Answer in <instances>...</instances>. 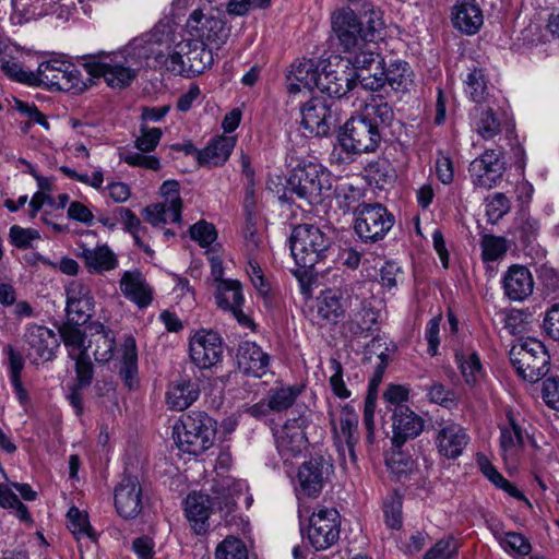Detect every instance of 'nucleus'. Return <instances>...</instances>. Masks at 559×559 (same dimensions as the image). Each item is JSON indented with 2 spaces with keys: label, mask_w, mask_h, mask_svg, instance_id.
Here are the masks:
<instances>
[{
  "label": "nucleus",
  "mask_w": 559,
  "mask_h": 559,
  "mask_svg": "<svg viewBox=\"0 0 559 559\" xmlns=\"http://www.w3.org/2000/svg\"><path fill=\"white\" fill-rule=\"evenodd\" d=\"M543 400L551 408L559 411V378H548L543 382Z\"/></svg>",
  "instance_id": "64"
},
{
  "label": "nucleus",
  "mask_w": 559,
  "mask_h": 559,
  "mask_svg": "<svg viewBox=\"0 0 559 559\" xmlns=\"http://www.w3.org/2000/svg\"><path fill=\"white\" fill-rule=\"evenodd\" d=\"M480 246L485 261H496L504 255L508 250L506 239L492 235H485L480 241Z\"/></svg>",
  "instance_id": "52"
},
{
  "label": "nucleus",
  "mask_w": 559,
  "mask_h": 559,
  "mask_svg": "<svg viewBox=\"0 0 559 559\" xmlns=\"http://www.w3.org/2000/svg\"><path fill=\"white\" fill-rule=\"evenodd\" d=\"M115 507L124 519L135 518L142 510V489L136 477L124 476L115 490Z\"/></svg>",
  "instance_id": "22"
},
{
  "label": "nucleus",
  "mask_w": 559,
  "mask_h": 559,
  "mask_svg": "<svg viewBox=\"0 0 559 559\" xmlns=\"http://www.w3.org/2000/svg\"><path fill=\"white\" fill-rule=\"evenodd\" d=\"M508 425L500 428V447L504 460L513 459L524 445V430L512 412L507 413Z\"/></svg>",
  "instance_id": "35"
},
{
  "label": "nucleus",
  "mask_w": 559,
  "mask_h": 559,
  "mask_svg": "<svg viewBox=\"0 0 559 559\" xmlns=\"http://www.w3.org/2000/svg\"><path fill=\"white\" fill-rule=\"evenodd\" d=\"M320 70L312 60L302 59L292 64L287 74V91L296 94L302 90L312 91L317 88Z\"/></svg>",
  "instance_id": "27"
},
{
  "label": "nucleus",
  "mask_w": 559,
  "mask_h": 559,
  "mask_svg": "<svg viewBox=\"0 0 559 559\" xmlns=\"http://www.w3.org/2000/svg\"><path fill=\"white\" fill-rule=\"evenodd\" d=\"M160 194L165 198L163 203L168 205L171 214V222L179 223L181 219L182 201L179 195V183L176 180H167L159 188Z\"/></svg>",
  "instance_id": "45"
},
{
  "label": "nucleus",
  "mask_w": 559,
  "mask_h": 559,
  "mask_svg": "<svg viewBox=\"0 0 559 559\" xmlns=\"http://www.w3.org/2000/svg\"><path fill=\"white\" fill-rule=\"evenodd\" d=\"M289 243L296 264L307 270L326 259L333 238L331 231L326 233L311 224H300L294 227Z\"/></svg>",
  "instance_id": "1"
},
{
  "label": "nucleus",
  "mask_w": 559,
  "mask_h": 559,
  "mask_svg": "<svg viewBox=\"0 0 559 559\" xmlns=\"http://www.w3.org/2000/svg\"><path fill=\"white\" fill-rule=\"evenodd\" d=\"M212 503L218 511L228 514L236 506V498L240 493L239 484L230 478L215 480L211 487Z\"/></svg>",
  "instance_id": "36"
},
{
  "label": "nucleus",
  "mask_w": 559,
  "mask_h": 559,
  "mask_svg": "<svg viewBox=\"0 0 559 559\" xmlns=\"http://www.w3.org/2000/svg\"><path fill=\"white\" fill-rule=\"evenodd\" d=\"M67 317L75 323H86L93 314L94 298L87 285L73 281L66 289Z\"/></svg>",
  "instance_id": "21"
},
{
  "label": "nucleus",
  "mask_w": 559,
  "mask_h": 559,
  "mask_svg": "<svg viewBox=\"0 0 559 559\" xmlns=\"http://www.w3.org/2000/svg\"><path fill=\"white\" fill-rule=\"evenodd\" d=\"M215 559H248V549L241 539L227 536L217 545Z\"/></svg>",
  "instance_id": "46"
},
{
  "label": "nucleus",
  "mask_w": 559,
  "mask_h": 559,
  "mask_svg": "<svg viewBox=\"0 0 559 559\" xmlns=\"http://www.w3.org/2000/svg\"><path fill=\"white\" fill-rule=\"evenodd\" d=\"M468 440V436L460 425L450 424L439 430L436 443L442 456L454 460L463 453Z\"/></svg>",
  "instance_id": "29"
},
{
  "label": "nucleus",
  "mask_w": 559,
  "mask_h": 559,
  "mask_svg": "<svg viewBox=\"0 0 559 559\" xmlns=\"http://www.w3.org/2000/svg\"><path fill=\"white\" fill-rule=\"evenodd\" d=\"M83 323H75L72 320L64 322L59 328L60 336L64 345L70 348V353L81 352L83 348H87L85 344V333L80 329Z\"/></svg>",
  "instance_id": "44"
},
{
  "label": "nucleus",
  "mask_w": 559,
  "mask_h": 559,
  "mask_svg": "<svg viewBox=\"0 0 559 559\" xmlns=\"http://www.w3.org/2000/svg\"><path fill=\"white\" fill-rule=\"evenodd\" d=\"M190 237L205 248L216 240L217 231L213 224L200 221L190 227Z\"/></svg>",
  "instance_id": "57"
},
{
  "label": "nucleus",
  "mask_w": 559,
  "mask_h": 559,
  "mask_svg": "<svg viewBox=\"0 0 559 559\" xmlns=\"http://www.w3.org/2000/svg\"><path fill=\"white\" fill-rule=\"evenodd\" d=\"M9 238L13 246L25 250L32 248L35 240L40 239V234L34 228H23L19 225H13L10 228Z\"/></svg>",
  "instance_id": "53"
},
{
  "label": "nucleus",
  "mask_w": 559,
  "mask_h": 559,
  "mask_svg": "<svg viewBox=\"0 0 559 559\" xmlns=\"http://www.w3.org/2000/svg\"><path fill=\"white\" fill-rule=\"evenodd\" d=\"M69 521V528L76 535H87L93 537L92 527L88 523L86 515L82 514L78 508H71L67 514Z\"/></svg>",
  "instance_id": "62"
},
{
  "label": "nucleus",
  "mask_w": 559,
  "mask_h": 559,
  "mask_svg": "<svg viewBox=\"0 0 559 559\" xmlns=\"http://www.w3.org/2000/svg\"><path fill=\"white\" fill-rule=\"evenodd\" d=\"M506 171V162L499 150H486L468 166L472 183L475 188L489 190L496 187Z\"/></svg>",
  "instance_id": "12"
},
{
  "label": "nucleus",
  "mask_w": 559,
  "mask_h": 559,
  "mask_svg": "<svg viewBox=\"0 0 559 559\" xmlns=\"http://www.w3.org/2000/svg\"><path fill=\"white\" fill-rule=\"evenodd\" d=\"M235 145V136L219 135L213 139L203 150L198 151V160L202 166H222L229 158Z\"/></svg>",
  "instance_id": "33"
},
{
  "label": "nucleus",
  "mask_w": 559,
  "mask_h": 559,
  "mask_svg": "<svg viewBox=\"0 0 559 559\" xmlns=\"http://www.w3.org/2000/svg\"><path fill=\"white\" fill-rule=\"evenodd\" d=\"M209 46L195 39L181 40L165 60L167 70L180 75L201 74L213 63V53Z\"/></svg>",
  "instance_id": "4"
},
{
  "label": "nucleus",
  "mask_w": 559,
  "mask_h": 559,
  "mask_svg": "<svg viewBox=\"0 0 559 559\" xmlns=\"http://www.w3.org/2000/svg\"><path fill=\"white\" fill-rule=\"evenodd\" d=\"M90 328L94 331L92 333L93 340L90 343L96 344L95 360L97 362H108L112 358L116 345L114 332L99 322H93Z\"/></svg>",
  "instance_id": "38"
},
{
  "label": "nucleus",
  "mask_w": 559,
  "mask_h": 559,
  "mask_svg": "<svg viewBox=\"0 0 559 559\" xmlns=\"http://www.w3.org/2000/svg\"><path fill=\"white\" fill-rule=\"evenodd\" d=\"M331 425L334 431H340L346 444L357 443L358 441V415L352 406L345 405L342 407L338 416V426L335 423L334 414L330 413Z\"/></svg>",
  "instance_id": "39"
},
{
  "label": "nucleus",
  "mask_w": 559,
  "mask_h": 559,
  "mask_svg": "<svg viewBox=\"0 0 559 559\" xmlns=\"http://www.w3.org/2000/svg\"><path fill=\"white\" fill-rule=\"evenodd\" d=\"M288 186L298 198L310 204L319 203L323 192L332 187L331 175L319 164L304 163L293 170Z\"/></svg>",
  "instance_id": "6"
},
{
  "label": "nucleus",
  "mask_w": 559,
  "mask_h": 559,
  "mask_svg": "<svg viewBox=\"0 0 559 559\" xmlns=\"http://www.w3.org/2000/svg\"><path fill=\"white\" fill-rule=\"evenodd\" d=\"M392 412L391 442L393 449H401L408 440L421 433L425 421L408 406H395Z\"/></svg>",
  "instance_id": "18"
},
{
  "label": "nucleus",
  "mask_w": 559,
  "mask_h": 559,
  "mask_svg": "<svg viewBox=\"0 0 559 559\" xmlns=\"http://www.w3.org/2000/svg\"><path fill=\"white\" fill-rule=\"evenodd\" d=\"M210 495L202 492L189 493L186 498V515L192 524V528L197 534H203L207 530V520L214 510Z\"/></svg>",
  "instance_id": "30"
},
{
  "label": "nucleus",
  "mask_w": 559,
  "mask_h": 559,
  "mask_svg": "<svg viewBox=\"0 0 559 559\" xmlns=\"http://www.w3.org/2000/svg\"><path fill=\"white\" fill-rule=\"evenodd\" d=\"M510 360L518 374L528 382H536L549 371V356L542 342L527 338L513 345L509 352Z\"/></svg>",
  "instance_id": "5"
},
{
  "label": "nucleus",
  "mask_w": 559,
  "mask_h": 559,
  "mask_svg": "<svg viewBox=\"0 0 559 559\" xmlns=\"http://www.w3.org/2000/svg\"><path fill=\"white\" fill-rule=\"evenodd\" d=\"M200 396L198 382L191 379H179L168 385L166 403L173 411H185L190 407Z\"/></svg>",
  "instance_id": "32"
},
{
  "label": "nucleus",
  "mask_w": 559,
  "mask_h": 559,
  "mask_svg": "<svg viewBox=\"0 0 559 559\" xmlns=\"http://www.w3.org/2000/svg\"><path fill=\"white\" fill-rule=\"evenodd\" d=\"M189 352L199 368H211L222 359V338L212 330H199L190 338Z\"/></svg>",
  "instance_id": "16"
},
{
  "label": "nucleus",
  "mask_w": 559,
  "mask_h": 559,
  "mask_svg": "<svg viewBox=\"0 0 559 559\" xmlns=\"http://www.w3.org/2000/svg\"><path fill=\"white\" fill-rule=\"evenodd\" d=\"M382 136L383 133L379 131V127L357 115L345 122L340 134V143L350 153H370L377 150Z\"/></svg>",
  "instance_id": "10"
},
{
  "label": "nucleus",
  "mask_w": 559,
  "mask_h": 559,
  "mask_svg": "<svg viewBox=\"0 0 559 559\" xmlns=\"http://www.w3.org/2000/svg\"><path fill=\"white\" fill-rule=\"evenodd\" d=\"M215 298L217 306L225 311H229L240 325L248 329L254 328L252 319L241 309L243 295L239 281H221L217 284Z\"/></svg>",
  "instance_id": "20"
},
{
  "label": "nucleus",
  "mask_w": 559,
  "mask_h": 559,
  "mask_svg": "<svg viewBox=\"0 0 559 559\" xmlns=\"http://www.w3.org/2000/svg\"><path fill=\"white\" fill-rule=\"evenodd\" d=\"M466 92L475 103H481L486 99L487 85L481 70H472L466 79Z\"/></svg>",
  "instance_id": "54"
},
{
  "label": "nucleus",
  "mask_w": 559,
  "mask_h": 559,
  "mask_svg": "<svg viewBox=\"0 0 559 559\" xmlns=\"http://www.w3.org/2000/svg\"><path fill=\"white\" fill-rule=\"evenodd\" d=\"M70 357L75 360V373L78 386L84 388L91 384L93 379V366L87 354V348H83L78 354L70 353Z\"/></svg>",
  "instance_id": "49"
},
{
  "label": "nucleus",
  "mask_w": 559,
  "mask_h": 559,
  "mask_svg": "<svg viewBox=\"0 0 559 559\" xmlns=\"http://www.w3.org/2000/svg\"><path fill=\"white\" fill-rule=\"evenodd\" d=\"M395 450L386 457V465L392 473L401 477L413 469L414 462L409 456L404 455L400 449Z\"/></svg>",
  "instance_id": "63"
},
{
  "label": "nucleus",
  "mask_w": 559,
  "mask_h": 559,
  "mask_svg": "<svg viewBox=\"0 0 559 559\" xmlns=\"http://www.w3.org/2000/svg\"><path fill=\"white\" fill-rule=\"evenodd\" d=\"M359 21L367 41L382 39L385 24L380 10L374 8L365 9Z\"/></svg>",
  "instance_id": "42"
},
{
  "label": "nucleus",
  "mask_w": 559,
  "mask_h": 559,
  "mask_svg": "<svg viewBox=\"0 0 559 559\" xmlns=\"http://www.w3.org/2000/svg\"><path fill=\"white\" fill-rule=\"evenodd\" d=\"M452 23L462 33L476 34L484 23L483 12L474 0H457L452 9Z\"/></svg>",
  "instance_id": "28"
},
{
  "label": "nucleus",
  "mask_w": 559,
  "mask_h": 559,
  "mask_svg": "<svg viewBox=\"0 0 559 559\" xmlns=\"http://www.w3.org/2000/svg\"><path fill=\"white\" fill-rule=\"evenodd\" d=\"M384 520L388 527L400 530L402 527V497L397 492H391L383 501Z\"/></svg>",
  "instance_id": "47"
},
{
  "label": "nucleus",
  "mask_w": 559,
  "mask_h": 559,
  "mask_svg": "<svg viewBox=\"0 0 559 559\" xmlns=\"http://www.w3.org/2000/svg\"><path fill=\"white\" fill-rule=\"evenodd\" d=\"M335 121L330 104L322 97H312L301 108V124L316 136L326 135Z\"/></svg>",
  "instance_id": "17"
},
{
  "label": "nucleus",
  "mask_w": 559,
  "mask_h": 559,
  "mask_svg": "<svg viewBox=\"0 0 559 559\" xmlns=\"http://www.w3.org/2000/svg\"><path fill=\"white\" fill-rule=\"evenodd\" d=\"M332 29L345 52H354L368 43L359 17L349 8L338 10L332 15Z\"/></svg>",
  "instance_id": "15"
},
{
  "label": "nucleus",
  "mask_w": 559,
  "mask_h": 559,
  "mask_svg": "<svg viewBox=\"0 0 559 559\" xmlns=\"http://www.w3.org/2000/svg\"><path fill=\"white\" fill-rule=\"evenodd\" d=\"M335 195L340 206L349 210L360 201L362 192L358 187L346 181L336 186Z\"/></svg>",
  "instance_id": "55"
},
{
  "label": "nucleus",
  "mask_w": 559,
  "mask_h": 559,
  "mask_svg": "<svg viewBox=\"0 0 559 559\" xmlns=\"http://www.w3.org/2000/svg\"><path fill=\"white\" fill-rule=\"evenodd\" d=\"M386 66L384 60L380 64L373 66L369 71H362L357 74V81L365 90L372 92L381 90L385 85Z\"/></svg>",
  "instance_id": "48"
},
{
  "label": "nucleus",
  "mask_w": 559,
  "mask_h": 559,
  "mask_svg": "<svg viewBox=\"0 0 559 559\" xmlns=\"http://www.w3.org/2000/svg\"><path fill=\"white\" fill-rule=\"evenodd\" d=\"M394 224V217L381 204H364L355 219V233L365 242L382 239Z\"/></svg>",
  "instance_id": "11"
},
{
  "label": "nucleus",
  "mask_w": 559,
  "mask_h": 559,
  "mask_svg": "<svg viewBox=\"0 0 559 559\" xmlns=\"http://www.w3.org/2000/svg\"><path fill=\"white\" fill-rule=\"evenodd\" d=\"M187 31L192 39L219 48L228 37L223 14L213 7L199 8L191 12Z\"/></svg>",
  "instance_id": "7"
},
{
  "label": "nucleus",
  "mask_w": 559,
  "mask_h": 559,
  "mask_svg": "<svg viewBox=\"0 0 559 559\" xmlns=\"http://www.w3.org/2000/svg\"><path fill=\"white\" fill-rule=\"evenodd\" d=\"M354 57L350 59V63L353 64L354 71L353 75L355 81L357 82V74L362 73V71H369L373 66L380 64L382 62V57L380 53L365 50V49H356Z\"/></svg>",
  "instance_id": "51"
},
{
  "label": "nucleus",
  "mask_w": 559,
  "mask_h": 559,
  "mask_svg": "<svg viewBox=\"0 0 559 559\" xmlns=\"http://www.w3.org/2000/svg\"><path fill=\"white\" fill-rule=\"evenodd\" d=\"M299 394L300 389L297 386H281L271 389L266 396L269 408L272 412L286 411L294 405Z\"/></svg>",
  "instance_id": "43"
},
{
  "label": "nucleus",
  "mask_w": 559,
  "mask_h": 559,
  "mask_svg": "<svg viewBox=\"0 0 559 559\" xmlns=\"http://www.w3.org/2000/svg\"><path fill=\"white\" fill-rule=\"evenodd\" d=\"M239 369L247 376L261 378L266 373L270 356L253 342H242L237 349Z\"/></svg>",
  "instance_id": "25"
},
{
  "label": "nucleus",
  "mask_w": 559,
  "mask_h": 559,
  "mask_svg": "<svg viewBox=\"0 0 559 559\" xmlns=\"http://www.w3.org/2000/svg\"><path fill=\"white\" fill-rule=\"evenodd\" d=\"M353 290V288L345 286L340 295L332 292L324 294L318 304V317L329 324L338 323L344 318L345 309L353 304L349 296V292Z\"/></svg>",
  "instance_id": "26"
},
{
  "label": "nucleus",
  "mask_w": 559,
  "mask_h": 559,
  "mask_svg": "<svg viewBox=\"0 0 559 559\" xmlns=\"http://www.w3.org/2000/svg\"><path fill=\"white\" fill-rule=\"evenodd\" d=\"M33 75H35V80H32V85H44L49 90L73 94L85 92L92 83L91 78L87 79L88 83L82 80L81 72L72 63L59 59L39 63Z\"/></svg>",
  "instance_id": "2"
},
{
  "label": "nucleus",
  "mask_w": 559,
  "mask_h": 559,
  "mask_svg": "<svg viewBox=\"0 0 559 559\" xmlns=\"http://www.w3.org/2000/svg\"><path fill=\"white\" fill-rule=\"evenodd\" d=\"M334 467L330 457L312 456L298 469L299 490L309 498H317L329 481Z\"/></svg>",
  "instance_id": "14"
},
{
  "label": "nucleus",
  "mask_w": 559,
  "mask_h": 559,
  "mask_svg": "<svg viewBox=\"0 0 559 559\" xmlns=\"http://www.w3.org/2000/svg\"><path fill=\"white\" fill-rule=\"evenodd\" d=\"M143 217L153 226L164 225L168 219L171 222L170 211L165 203H155L146 206L143 210Z\"/></svg>",
  "instance_id": "61"
},
{
  "label": "nucleus",
  "mask_w": 559,
  "mask_h": 559,
  "mask_svg": "<svg viewBox=\"0 0 559 559\" xmlns=\"http://www.w3.org/2000/svg\"><path fill=\"white\" fill-rule=\"evenodd\" d=\"M385 84L395 92L405 93L412 85V71L404 61L395 60L386 67Z\"/></svg>",
  "instance_id": "40"
},
{
  "label": "nucleus",
  "mask_w": 559,
  "mask_h": 559,
  "mask_svg": "<svg viewBox=\"0 0 559 559\" xmlns=\"http://www.w3.org/2000/svg\"><path fill=\"white\" fill-rule=\"evenodd\" d=\"M309 424L308 416L302 413L298 417L288 419L275 433V444L278 454L284 461L300 455L308 445L305 429Z\"/></svg>",
  "instance_id": "13"
},
{
  "label": "nucleus",
  "mask_w": 559,
  "mask_h": 559,
  "mask_svg": "<svg viewBox=\"0 0 559 559\" xmlns=\"http://www.w3.org/2000/svg\"><path fill=\"white\" fill-rule=\"evenodd\" d=\"M121 367L119 370L120 376L124 379L126 383L131 388L132 381L138 372V353L136 344L133 336L129 335L124 338L122 345Z\"/></svg>",
  "instance_id": "41"
},
{
  "label": "nucleus",
  "mask_w": 559,
  "mask_h": 559,
  "mask_svg": "<svg viewBox=\"0 0 559 559\" xmlns=\"http://www.w3.org/2000/svg\"><path fill=\"white\" fill-rule=\"evenodd\" d=\"M140 131L141 135L135 140V147L143 153L154 151L160 141L162 130L142 126Z\"/></svg>",
  "instance_id": "59"
},
{
  "label": "nucleus",
  "mask_w": 559,
  "mask_h": 559,
  "mask_svg": "<svg viewBox=\"0 0 559 559\" xmlns=\"http://www.w3.org/2000/svg\"><path fill=\"white\" fill-rule=\"evenodd\" d=\"M359 115L379 127L381 133L390 128L395 118L393 107L381 95H372L366 100Z\"/></svg>",
  "instance_id": "34"
},
{
  "label": "nucleus",
  "mask_w": 559,
  "mask_h": 559,
  "mask_svg": "<svg viewBox=\"0 0 559 559\" xmlns=\"http://www.w3.org/2000/svg\"><path fill=\"white\" fill-rule=\"evenodd\" d=\"M341 516L335 508L317 506L308 520L307 538L316 550H325L340 538Z\"/></svg>",
  "instance_id": "9"
},
{
  "label": "nucleus",
  "mask_w": 559,
  "mask_h": 559,
  "mask_svg": "<svg viewBox=\"0 0 559 559\" xmlns=\"http://www.w3.org/2000/svg\"><path fill=\"white\" fill-rule=\"evenodd\" d=\"M182 430L177 431V444L182 452L200 455L213 445L216 421L204 412H192L182 420Z\"/></svg>",
  "instance_id": "3"
},
{
  "label": "nucleus",
  "mask_w": 559,
  "mask_h": 559,
  "mask_svg": "<svg viewBox=\"0 0 559 559\" xmlns=\"http://www.w3.org/2000/svg\"><path fill=\"white\" fill-rule=\"evenodd\" d=\"M457 549L459 543L453 537L440 539L426 552L424 559H451Z\"/></svg>",
  "instance_id": "58"
},
{
  "label": "nucleus",
  "mask_w": 559,
  "mask_h": 559,
  "mask_svg": "<svg viewBox=\"0 0 559 559\" xmlns=\"http://www.w3.org/2000/svg\"><path fill=\"white\" fill-rule=\"evenodd\" d=\"M506 296L513 301H523L534 290V280L530 270L524 265H511L502 280Z\"/></svg>",
  "instance_id": "24"
},
{
  "label": "nucleus",
  "mask_w": 559,
  "mask_h": 559,
  "mask_svg": "<svg viewBox=\"0 0 559 559\" xmlns=\"http://www.w3.org/2000/svg\"><path fill=\"white\" fill-rule=\"evenodd\" d=\"M80 257L88 271L94 273L114 270L118 263L115 253L107 246L95 249L83 247Z\"/></svg>",
  "instance_id": "37"
},
{
  "label": "nucleus",
  "mask_w": 559,
  "mask_h": 559,
  "mask_svg": "<svg viewBox=\"0 0 559 559\" xmlns=\"http://www.w3.org/2000/svg\"><path fill=\"white\" fill-rule=\"evenodd\" d=\"M87 73L93 78H104L108 86L123 88L136 76L123 53L99 55L85 63Z\"/></svg>",
  "instance_id": "8"
},
{
  "label": "nucleus",
  "mask_w": 559,
  "mask_h": 559,
  "mask_svg": "<svg viewBox=\"0 0 559 559\" xmlns=\"http://www.w3.org/2000/svg\"><path fill=\"white\" fill-rule=\"evenodd\" d=\"M24 338L28 345L26 349L27 356L34 364L49 361L55 357V349L59 343L52 330L43 325L32 324L27 326Z\"/></svg>",
  "instance_id": "19"
},
{
  "label": "nucleus",
  "mask_w": 559,
  "mask_h": 559,
  "mask_svg": "<svg viewBox=\"0 0 559 559\" xmlns=\"http://www.w3.org/2000/svg\"><path fill=\"white\" fill-rule=\"evenodd\" d=\"M476 132L485 140H490L500 132V121L491 108L480 111Z\"/></svg>",
  "instance_id": "50"
},
{
  "label": "nucleus",
  "mask_w": 559,
  "mask_h": 559,
  "mask_svg": "<svg viewBox=\"0 0 559 559\" xmlns=\"http://www.w3.org/2000/svg\"><path fill=\"white\" fill-rule=\"evenodd\" d=\"M510 201L503 193H495L491 198L487 200L486 203V213L488 219L491 223L498 222L510 211Z\"/></svg>",
  "instance_id": "56"
},
{
  "label": "nucleus",
  "mask_w": 559,
  "mask_h": 559,
  "mask_svg": "<svg viewBox=\"0 0 559 559\" xmlns=\"http://www.w3.org/2000/svg\"><path fill=\"white\" fill-rule=\"evenodd\" d=\"M330 366L333 374L330 377V385L333 393L340 399H348L350 391L346 388L343 380V367L336 358L330 359Z\"/></svg>",
  "instance_id": "60"
},
{
  "label": "nucleus",
  "mask_w": 559,
  "mask_h": 559,
  "mask_svg": "<svg viewBox=\"0 0 559 559\" xmlns=\"http://www.w3.org/2000/svg\"><path fill=\"white\" fill-rule=\"evenodd\" d=\"M120 289L126 298L140 308L147 307L152 301V288L139 270L126 271L122 274Z\"/></svg>",
  "instance_id": "31"
},
{
  "label": "nucleus",
  "mask_w": 559,
  "mask_h": 559,
  "mask_svg": "<svg viewBox=\"0 0 559 559\" xmlns=\"http://www.w3.org/2000/svg\"><path fill=\"white\" fill-rule=\"evenodd\" d=\"M317 88L330 97L341 98L356 86L352 70L333 69L330 64L322 68Z\"/></svg>",
  "instance_id": "23"
}]
</instances>
